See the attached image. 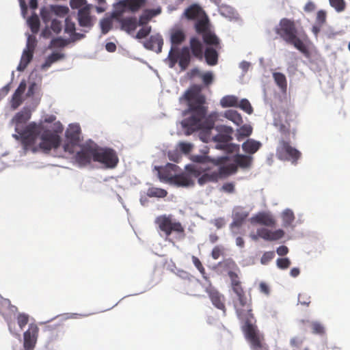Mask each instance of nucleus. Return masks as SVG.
Listing matches in <instances>:
<instances>
[{
  "instance_id": "393cba45",
  "label": "nucleus",
  "mask_w": 350,
  "mask_h": 350,
  "mask_svg": "<svg viewBox=\"0 0 350 350\" xmlns=\"http://www.w3.org/2000/svg\"><path fill=\"white\" fill-rule=\"evenodd\" d=\"M252 222H255L268 227H273L275 220L273 216L267 213H260L252 218Z\"/></svg>"
},
{
  "instance_id": "69168bd1",
  "label": "nucleus",
  "mask_w": 350,
  "mask_h": 350,
  "mask_svg": "<svg viewBox=\"0 0 350 350\" xmlns=\"http://www.w3.org/2000/svg\"><path fill=\"white\" fill-rule=\"evenodd\" d=\"M191 258H192V262H193V265H195V267L198 269V271L202 275H204L205 269H204L202 264L201 263L200 259L195 256H193Z\"/></svg>"
},
{
  "instance_id": "bb28decb",
  "label": "nucleus",
  "mask_w": 350,
  "mask_h": 350,
  "mask_svg": "<svg viewBox=\"0 0 350 350\" xmlns=\"http://www.w3.org/2000/svg\"><path fill=\"white\" fill-rule=\"evenodd\" d=\"M262 146V144L254 139H248L242 144L243 150L252 156L256 153Z\"/></svg>"
},
{
  "instance_id": "f8f14e48",
  "label": "nucleus",
  "mask_w": 350,
  "mask_h": 350,
  "mask_svg": "<svg viewBox=\"0 0 350 350\" xmlns=\"http://www.w3.org/2000/svg\"><path fill=\"white\" fill-rule=\"evenodd\" d=\"M185 172L176 174L172 183L181 187H189L194 185L193 178L201 174V171L194 165L185 167Z\"/></svg>"
},
{
  "instance_id": "cd10ccee",
  "label": "nucleus",
  "mask_w": 350,
  "mask_h": 350,
  "mask_svg": "<svg viewBox=\"0 0 350 350\" xmlns=\"http://www.w3.org/2000/svg\"><path fill=\"white\" fill-rule=\"evenodd\" d=\"M116 18L121 25V29L128 33L134 31L137 26V18L135 17H127L124 18Z\"/></svg>"
},
{
  "instance_id": "052dcab7",
  "label": "nucleus",
  "mask_w": 350,
  "mask_h": 350,
  "mask_svg": "<svg viewBox=\"0 0 350 350\" xmlns=\"http://www.w3.org/2000/svg\"><path fill=\"white\" fill-rule=\"evenodd\" d=\"M29 321V316L25 314H19L17 317V323L19 325L21 329H23V327L28 323Z\"/></svg>"
},
{
  "instance_id": "13d9d810",
  "label": "nucleus",
  "mask_w": 350,
  "mask_h": 350,
  "mask_svg": "<svg viewBox=\"0 0 350 350\" xmlns=\"http://www.w3.org/2000/svg\"><path fill=\"white\" fill-rule=\"evenodd\" d=\"M291 264V260L288 258H278L276 260L277 267L280 269H288Z\"/></svg>"
},
{
  "instance_id": "9d476101",
  "label": "nucleus",
  "mask_w": 350,
  "mask_h": 350,
  "mask_svg": "<svg viewBox=\"0 0 350 350\" xmlns=\"http://www.w3.org/2000/svg\"><path fill=\"white\" fill-rule=\"evenodd\" d=\"M233 133L234 130L232 127L220 125V150L226 154L239 152V145L231 143Z\"/></svg>"
},
{
  "instance_id": "4be33fe9",
  "label": "nucleus",
  "mask_w": 350,
  "mask_h": 350,
  "mask_svg": "<svg viewBox=\"0 0 350 350\" xmlns=\"http://www.w3.org/2000/svg\"><path fill=\"white\" fill-rule=\"evenodd\" d=\"M257 234L264 240L273 241L282 239L284 235V232L282 229L271 231L267 228H260L257 230Z\"/></svg>"
},
{
  "instance_id": "bf43d9fd",
  "label": "nucleus",
  "mask_w": 350,
  "mask_h": 350,
  "mask_svg": "<svg viewBox=\"0 0 350 350\" xmlns=\"http://www.w3.org/2000/svg\"><path fill=\"white\" fill-rule=\"evenodd\" d=\"M312 332L315 334H323L325 333L324 326L319 322H313L311 324Z\"/></svg>"
},
{
  "instance_id": "6ab92c4d",
  "label": "nucleus",
  "mask_w": 350,
  "mask_h": 350,
  "mask_svg": "<svg viewBox=\"0 0 350 350\" xmlns=\"http://www.w3.org/2000/svg\"><path fill=\"white\" fill-rule=\"evenodd\" d=\"M92 5H85L78 12V22L81 27L88 29L93 26L92 18L90 16V9Z\"/></svg>"
},
{
  "instance_id": "4d7b16f0",
  "label": "nucleus",
  "mask_w": 350,
  "mask_h": 350,
  "mask_svg": "<svg viewBox=\"0 0 350 350\" xmlns=\"http://www.w3.org/2000/svg\"><path fill=\"white\" fill-rule=\"evenodd\" d=\"M79 142H74L72 140H68L65 144L64 145V150L65 152H67L70 154H74L75 152L76 146H77Z\"/></svg>"
},
{
  "instance_id": "b1692460",
  "label": "nucleus",
  "mask_w": 350,
  "mask_h": 350,
  "mask_svg": "<svg viewBox=\"0 0 350 350\" xmlns=\"http://www.w3.org/2000/svg\"><path fill=\"white\" fill-rule=\"evenodd\" d=\"M64 32L69 35L72 42H76L85 37L83 33L76 32L75 23L70 17L65 19Z\"/></svg>"
},
{
  "instance_id": "49530a36",
  "label": "nucleus",
  "mask_w": 350,
  "mask_h": 350,
  "mask_svg": "<svg viewBox=\"0 0 350 350\" xmlns=\"http://www.w3.org/2000/svg\"><path fill=\"white\" fill-rule=\"evenodd\" d=\"M70 42H72L71 41V39L70 38L68 39H64L62 37H58L51 40L50 46L56 48H63L67 46Z\"/></svg>"
},
{
  "instance_id": "8fccbe9b",
  "label": "nucleus",
  "mask_w": 350,
  "mask_h": 350,
  "mask_svg": "<svg viewBox=\"0 0 350 350\" xmlns=\"http://www.w3.org/2000/svg\"><path fill=\"white\" fill-rule=\"evenodd\" d=\"M53 11L51 8H42L40 10V16L44 23L50 21L52 17Z\"/></svg>"
},
{
  "instance_id": "e433bc0d",
  "label": "nucleus",
  "mask_w": 350,
  "mask_h": 350,
  "mask_svg": "<svg viewBox=\"0 0 350 350\" xmlns=\"http://www.w3.org/2000/svg\"><path fill=\"white\" fill-rule=\"evenodd\" d=\"M80 127L77 125H70L66 132V137L68 140L79 142Z\"/></svg>"
},
{
  "instance_id": "a211bd4d",
  "label": "nucleus",
  "mask_w": 350,
  "mask_h": 350,
  "mask_svg": "<svg viewBox=\"0 0 350 350\" xmlns=\"http://www.w3.org/2000/svg\"><path fill=\"white\" fill-rule=\"evenodd\" d=\"M38 328L36 325L31 324L24 333L23 346L25 350H32L36 345Z\"/></svg>"
},
{
  "instance_id": "7c9ffc66",
  "label": "nucleus",
  "mask_w": 350,
  "mask_h": 350,
  "mask_svg": "<svg viewBox=\"0 0 350 350\" xmlns=\"http://www.w3.org/2000/svg\"><path fill=\"white\" fill-rule=\"evenodd\" d=\"M31 118V113L27 109H23L21 111L18 112L12 118V122L16 124V128L22 131L18 128V124L26 123ZM16 129H15L16 130Z\"/></svg>"
},
{
  "instance_id": "6e6d98bb",
  "label": "nucleus",
  "mask_w": 350,
  "mask_h": 350,
  "mask_svg": "<svg viewBox=\"0 0 350 350\" xmlns=\"http://www.w3.org/2000/svg\"><path fill=\"white\" fill-rule=\"evenodd\" d=\"M37 40L35 36H29L27 38L26 48L25 50L29 51L31 52H34L35 48L36 46Z\"/></svg>"
},
{
  "instance_id": "09e8293b",
  "label": "nucleus",
  "mask_w": 350,
  "mask_h": 350,
  "mask_svg": "<svg viewBox=\"0 0 350 350\" xmlns=\"http://www.w3.org/2000/svg\"><path fill=\"white\" fill-rule=\"evenodd\" d=\"M100 25L102 33L106 34L112 27V21L109 18H105L100 21Z\"/></svg>"
},
{
  "instance_id": "aec40b11",
  "label": "nucleus",
  "mask_w": 350,
  "mask_h": 350,
  "mask_svg": "<svg viewBox=\"0 0 350 350\" xmlns=\"http://www.w3.org/2000/svg\"><path fill=\"white\" fill-rule=\"evenodd\" d=\"M178 167L175 164L167 163L164 167H161L159 170V179L162 181L172 183Z\"/></svg>"
},
{
  "instance_id": "2f4dec72",
  "label": "nucleus",
  "mask_w": 350,
  "mask_h": 350,
  "mask_svg": "<svg viewBox=\"0 0 350 350\" xmlns=\"http://www.w3.org/2000/svg\"><path fill=\"white\" fill-rule=\"evenodd\" d=\"M161 12V8L146 10L139 16V23L141 25H146L154 16L159 14Z\"/></svg>"
},
{
  "instance_id": "603ef678",
  "label": "nucleus",
  "mask_w": 350,
  "mask_h": 350,
  "mask_svg": "<svg viewBox=\"0 0 350 350\" xmlns=\"http://www.w3.org/2000/svg\"><path fill=\"white\" fill-rule=\"evenodd\" d=\"M53 14L59 16H64L68 12V8L65 6L51 5Z\"/></svg>"
},
{
  "instance_id": "412c9836",
  "label": "nucleus",
  "mask_w": 350,
  "mask_h": 350,
  "mask_svg": "<svg viewBox=\"0 0 350 350\" xmlns=\"http://www.w3.org/2000/svg\"><path fill=\"white\" fill-rule=\"evenodd\" d=\"M143 44L146 49L159 53L162 51L163 39L160 34L152 35L148 40L144 41Z\"/></svg>"
},
{
  "instance_id": "f3484780",
  "label": "nucleus",
  "mask_w": 350,
  "mask_h": 350,
  "mask_svg": "<svg viewBox=\"0 0 350 350\" xmlns=\"http://www.w3.org/2000/svg\"><path fill=\"white\" fill-rule=\"evenodd\" d=\"M95 153L96 146L85 144L77 152L75 158L80 165H86L90 163L92 159L94 161Z\"/></svg>"
},
{
  "instance_id": "1a4fd4ad",
  "label": "nucleus",
  "mask_w": 350,
  "mask_h": 350,
  "mask_svg": "<svg viewBox=\"0 0 350 350\" xmlns=\"http://www.w3.org/2000/svg\"><path fill=\"white\" fill-rule=\"evenodd\" d=\"M155 224L167 237L170 236L172 232L183 234L185 232V229L180 222L173 220L171 215L158 216L155 219Z\"/></svg>"
},
{
  "instance_id": "0e129e2a",
  "label": "nucleus",
  "mask_w": 350,
  "mask_h": 350,
  "mask_svg": "<svg viewBox=\"0 0 350 350\" xmlns=\"http://www.w3.org/2000/svg\"><path fill=\"white\" fill-rule=\"evenodd\" d=\"M151 31V27H145L140 29L137 34L135 38L137 39H142L146 38Z\"/></svg>"
},
{
  "instance_id": "a18cd8bd",
  "label": "nucleus",
  "mask_w": 350,
  "mask_h": 350,
  "mask_svg": "<svg viewBox=\"0 0 350 350\" xmlns=\"http://www.w3.org/2000/svg\"><path fill=\"white\" fill-rule=\"evenodd\" d=\"M248 214L243 211L235 212L233 216V222L232 225L239 227L247 218Z\"/></svg>"
},
{
  "instance_id": "ea45409f",
  "label": "nucleus",
  "mask_w": 350,
  "mask_h": 350,
  "mask_svg": "<svg viewBox=\"0 0 350 350\" xmlns=\"http://www.w3.org/2000/svg\"><path fill=\"white\" fill-rule=\"evenodd\" d=\"M204 57L209 65H215L217 62V53L212 48H207L204 52Z\"/></svg>"
},
{
  "instance_id": "f704fd0d",
  "label": "nucleus",
  "mask_w": 350,
  "mask_h": 350,
  "mask_svg": "<svg viewBox=\"0 0 350 350\" xmlns=\"http://www.w3.org/2000/svg\"><path fill=\"white\" fill-rule=\"evenodd\" d=\"M273 78L280 90L282 92H286L287 90V81L286 76L282 72H275L273 73Z\"/></svg>"
},
{
  "instance_id": "c85d7f7f",
  "label": "nucleus",
  "mask_w": 350,
  "mask_h": 350,
  "mask_svg": "<svg viewBox=\"0 0 350 350\" xmlns=\"http://www.w3.org/2000/svg\"><path fill=\"white\" fill-rule=\"evenodd\" d=\"M220 14L230 21H238L240 19L237 12L229 5L220 6Z\"/></svg>"
},
{
  "instance_id": "6e6552de",
  "label": "nucleus",
  "mask_w": 350,
  "mask_h": 350,
  "mask_svg": "<svg viewBox=\"0 0 350 350\" xmlns=\"http://www.w3.org/2000/svg\"><path fill=\"white\" fill-rule=\"evenodd\" d=\"M191 53L188 46H183L182 49L178 47H171L167 59L169 61V66L174 68L178 63L182 70H186L191 62Z\"/></svg>"
},
{
  "instance_id": "423d86ee",
  "label": "nucleus",
  "mask_w": 350,
  "mask_h": 350,
  "mask_svg": "<svg viewBox=\"0 0 350 350\" xmlns=\"http://www.w3.org/2000/svg\"><path fill=\"white\" fill-rule=\"evenodd\" d=\"M252 312V306L243 309L238 308L237 311H236L239 319L243 323V331L252 347L253 349H260L262 347L261 338L254 325L255 319Z\"/></svg>"
},
{
  "instance_id": "680f3d73",
  "label": "nucleus",
  "mask_w": 350,
  "mask_h": 350,
  "mask_svg": "<svg viewBox=\"0 0 350 350\" xmlns=\"http://www.w3.org/2000/svg\"><path fill=\"white\" fill-rule=\"evenodd\" d=\"M50 28L55 33L58 34L61 32L62 29V23L59 21L53 19L51 21Z\"/></svg>"
},
{
  "instance_id": "72a5a7b5",
  "label": "nucleus",
  "mask_w": 350,
  "mask_h": 350,
  "mask_svg": "<svg viewBox=\"0 0 350 350\" xmlns=\"http://www.w3.org/2000/svg\"><path fill=\"white\" fill-rule=\"evenodd\" d=\"M253 131V128L250 124H243L237 130L236 138L239 142L242 141L244 138L250 137Z\"/></svg>"
},
{
  "instance_id": "4468645a",
  "label": "nucleus",
  "mask_w": 350,
  "mask_h": 350,
  "mask_svg": "<svg viewBox=\"0 0 350 350\" xmlns=\"http://www.w3.org/2000/svg\"><path fill=\"white\" fill-rule=\"evenodd\" d=\"M275 32L286 43L291 41L297 35V29L293 21L284 18L280 20Z\"/></svg>"
},
{
  "instance_id": "2eb2a0df",
  "label": "nucleus",
  "mask_w": 350,
  "mask_h": 350,
  "mask_svg": "<svg viewBox=\"0 0 350 350\" xmlns=\"http://www.w3.org/2000/svg\"><path fill=\"white\" fill-rule=\"evenodd\" d=\"M94 161L103 164L107 168H113L118 163V158L113 149L98 148L96 146Z\"/></svg>"
},
{
  "instance_id": "a19ab883",
  "label": "nucleus",
  "mask_w": 350,
  "mask_h": 350,
  "mask_svg": "<svg viewBox=\"0 0 350 350\" xmlns=\"http://www.w3.org/2000/svg\"><path fill=\"white\" fill-rule=\"evenodd\" d=\"M238 100L239 98L236 96L228 95L220 100V105L223 107H237Z\"/></svg>"
},
{
  "instance_id": "5701e85b",
  "label": "nucleus",
  "mask_w": 350,
  "mask_h": 350,
  "mask_svg": "<svg viewBox=\"0 0 350 350\" xmlns=\"http://www.w3.org/2000/svg\"><path fill=\"white\" fill-rule=\"evenodd\" d=\"M189 50L192 55L202 61L204 58V47L201 41L196 37H192L189 41Z\"/></svg>"
},
{
  "instance_id": "473e14b6",
  "label": "nucleus",
  "mask_w": 350,
  "mask_h": 350,
  "mask_svg": "<svg viewBox=\"0 0 350 350\" xmlns=\"http://www.w3.org/2000/svg\"><path fill=\"white\" fill-rule=\"evenodd\" d=\"M33 53L29 51L24 50L21 58L20 63L17 67V70L23 71L27 68L29 62L33 59Z\"/></svg>"
},
{
  "instance_id": "338daca9",
  "label": "nucleus",
  "mask_w": 350,
  "mask_h": 350,
  "mask_svg": "<svg viewBox=\"0 0 350 350\" xmlns=\"http://www.w3.org/2000/svg\"><path fill=\"white\" fill-rule=\"evenodd\" d=\"M274 256L275 253L273 251L265 252L261 258L262 264H267L268 262L272 260L274 258Z\"/></svg>"
},
{
  "instance_id": "dca6fc26",
  "label": "nucleus",
  "mask_w": 350,
  "mask_h": 350,
  "mask_svg": "<svg viewBox=\"0 0 350 350\" xmlns=\"http://www.w3.org/2000/svg\"><path fill=\"white\" fill-rule=\"evenodd\" d=\"M213 163L216 167L212 170L208 167H197L201 171V174L198 177V183L200 185H204L208 183L217 182L219 180V158L214 159Z\"/></svg>"
},
{
  "instance_id": "7ed1b4c3",
  "label": "nucleus",
  "mask_w": 350,
  "mask_h": 350,
  "mask_svg": "<svg viewBox=\"0 0 350 350\" xmlns=\"http://www.w3.org/2000/svg\"><path fill=\"white\" fill-rule=\"evenodd\" d=\"M284 122L275 121L274 124L278 129L279 131L285 138L282 137L276 148V157L281 161H290L294 165L297 164V161L301 157V152L291 145V142L287 139V137L292 134L295 135L296 130L291 128V122H293L295 116L289 111H284Z\"/></svg>"
},
{
  "instance_id": "79ce46f5",
  "label": "nucleus",
  "mask_w": 350,
  "mask_h": 350,
  "mask_svg": "<svg viewBox=\"0 0 350 350\" xmlns=\"http://www.w3.org/2000/svg\"><path fill=\"white\" fill-rule=\"evenodd\" d=\"M146 195L150 198H163L167 196V191L161 188L150 187L147 190Z\"/></svg>"
},
{
  "instance_id": "20e7f679",
  "label": "nucleus",
  "mask_w": 350,
  "mask_h": 350,
  "mask_svg": "<svg viewBox=\"0 0 350 350\" xmlns=\"http://www.w3.org/2000/svg\"><path fill=\"white\" fill-rule=\"evenodd\" d=\"M220 267H222L223 271L226 273L230 279L231 287L233 292L237 295L238 301L234 304L236 311L238 308L241 309L248 308L251 306L250 301L247 299L245 291L241 286L239 274V269L237 264L232 260L228 259L220 262Z\"/></svg>"
},
{
  "instance_id": "c9c22d12",
  "label": "nucleus",
  "mask_w": 350,
  "mask_h": 350,
  "mask_svg": "<svg viewBox=\"0 0 350 350\" xmlns=\"http://www.w3.org/2000/svg\"><path fill=\"white\" fill-rule=\"evenodd\" d=\"M64 58V54L60 53H53L47 57L45 62L41 66L42 70H46L53 63Z\"/></svg>"
},
{
  "instance_id": "0eeeda50",
  "label": "nucleus",
  "mask_w": 350,
  "mask_h": 350,
  "mask_svg": "<svg viewBox=\"0 0 350 350\" xmlns=\"http://www.w3.org/2000/svg\"><path fill=\"white\" fill-rule=\"evenodd\" d=\"M252 312V306L243 309L238 308L237 311H236L239 319L243 323V331L252 347L253 349H260L262 347L261 338L254 325L255 319Z\"/></svg>"
},
{
  "instance_id": "4c0bfd02",
  "label": "nucleus",
  "mask_w": 350,
  "mask_h": 350,
  "mask_svg": "<svg viewBox=\"0 0 350 350\" xmlns=\"http://www.w3.org/2000/svg\"><path fill=\"white\" fill-rule=\"evenodd\" d=\"M288 44L293 45L297 50H299L305 56H309V50L307 46L303 42V41L297 37V35L295 36L291 41H289Z\"/></svg>"
},
{
  "instance_id": "5fc2aeb1",
  "label": "nucleus",
  "mask_w": 350,
  "mask_h": 350,
  "mask_svg": "<svg viewBox=\"0 0 350 350\" xmlns=\"http://www.w3.org/2000/svg\"><path fill=\"white\" fill-rule=\"evenodd\" d=\"M23 96L13 94L10 105L12 109H16L23 103Z\"/></svg>"
},
{
  "instance_id": "3c124183",
  "label": "nucleus",
  "mask_w": 350,
  "mask_h": 350,
  "mask_svg": "<svg viewBox=\"0 0 350 350\" xmlns=\"http://www.w3.org/2000/svg\"><path fill=\"white\" fill-rule=\"evenodd\" d=\"M330 5L337 12H340L345 10L346 4L344 0H329Z\"/></svg>"
},
{
  "instance_id": "c03bdc74",
  "label": "nucleus",
  "mask_w": 350,
  "mask_h": 350,
  "mask_svg": "<svg viewBox=\"0 0 350 350\" xmlns=\"http://www.w3.org/2000/svg\"><path fill=\"white\" fill-rule=\"evenodd\" d=\"M28 25L33 33H37L40 29V19L37 14H32L27 20Z\"/></svg>"
},
{
  "instance_id": "f03ea898",
  "label": "nucleus",
  "mask_w": 350,
  "mask_h": 350,
  "mask_svg": "<svg viewBox=\"0 0 350 350\" xmlns=\"http://www.w3.org/2000/svg\"><path fill=\"white\" fill-rule=\"evenodd\" d=\"M16 132L17 134H14L13 137L21 141L25 150L36 151L35 144L39 136H40L39 148L44 152L57 148L60 144L61 139L57 131L44 129L42 124H38L36 122L29 123L22 131L16 128Z\"/></svg>"
},
{
  "instance_id": "37998d69",
  "label": "nucleus",
  "mask_w": 350,
  "mask_h": 350,
  "mask_svg": "<svg viewBox=\"0 0 350 350\" xmlns=\"http://www.w3.org/2000/svg\"><path fill=\"white\" fill-rule=\"evenodd\" d=\"M283 226L287 228L291 226L295 220V215L291 209H286L282 213Z\"/></svg>"
},
{
  "instance_id": "f257e3e1",
  "label": "nucleus",
  "mask_w": 350,
  "mask_h": 350,
  "mask_svg": "<svg viewBox=\"0 0 350 350\" xmlns=\"http://www.w3.org/2000/svg\"><path fill=\"white\" fill-rule=\"evenodd\" d=\"M185 98L189 105V116L185 118L181 124L187 130V135L199 130L206 133H208L214 127V120L212 116H206L204 96L198 90L192 89L186 92Z\"/></svg>"
},
{
  "instance_id": "de8ad7c7",
  "label": "nucleus",
  "mask_w": 350,
  "mask_h": 350,
  "mask_svg": "<svg viewBox=\"0 0 350 350\" xmlns=\"http://www.w3.org/2000/svg\"><path fill=\"white\" fill-rule=\"evenodd\" d=\"M237 107H239L248 114H251L253 112V108L249 100L246 98H243L240 101L238 100V106Z\"/></svg>"
},
{
  "instance_id": "a878e982",
  "label": "nucleus",
  "mask_w": 350,
  "mask_h": 350,
  "mask_svg": "<svg viewBox=\"0 0 350 350\" xmlns=\"http://www.w3.org/2000/svg\"><path fill=\"white\" fill-rule=\"evenodd\" d=\"M186 39V34L183 29H174L170 33L171 47H178Z\"/></svg>"
},
{
  "instance_id": "9b49d317",
  "label": "nucleus",
  "mask_w": 350,
  "mask_h": 350,
  "mask_svg": "<svg viewBox=\"0 0 350 350\" xmlns=\"http://www.w3.org/2000/svg\"><path fill=\"white\" fill-rule=\"evenodd\" d=\"M146 0H121L114 5L112 16L120 18L124 12H136L145 6Z\"/></svg>"
},
{
  "instance_id": "864d4df0",
  "label": "nucleus",
  "mask_w": 350,
  "mask_h": 350,
  "mask_svg": "<svg viewBox=\"0 0 350 350\" xmlns=\"http://www.w3.org/2000/svg\"><path fill=\"white\" fill-rule=\"evenodd\" d=\"M207 292L209 294V297L213 302V304L219 308V294L217 291L213 290L210 286L207 288Z\"/></svg>"
},
{
  "instance_id": "e2e57ef3",
  "label": "nucleus",
  "mask_w": 350,
  "mask_h": 350,
  "mask_svg": "<svg viewBox=\"0 0 350 350\" xmlns=\"http://www.w3.org/2000/svg\"><path fill=\"white\" fill-rule=\"evenodd\" d=\"M327 14L323 10H319L317 14L316 23L323 25L326 22Z\"/></svg>"
},
{
  "instance_id": "39448f33",
  "label": "nucleus",
  "mask_w": 350,
  "mask_h": 350,
  "mask_svg": "<svg viewBox=\"0 0 350 350\" xmlns=\"http://www.w3.org/2000/svg\"><path fill=\"white\" fill-rule=\"evenodd\" d=\"M226 154L220 157V178L237 173L238 167L245 170L252 166L253 157L251 155L239 154V152Z\"/></svg>"
},
{
  "instance_id": "c756f323",
  "label": "nucleus",
  "mask_w": 350,
  "mask_h": 350,
  "mask_svg": "<svg viewBox=\"0 0 350 350\" xmlns=\"http://www.w3.org/2000/svg\"><path fill=\"white\" fill-rule=\"evenodd\" d=\"M185 15L188 19H196L198 21L206 15V14L200 6L193 5L185 10Z\"/></svg>"
},
{
  "instance_id": "58836bf2",
  "label": "nucleus",
  "mask_w": 350,
  "mask_h": 350,
  "mask_svg": "<svg viewBox=\"0 0 350 350\" xmlns=\"http://www.w3.org/2000/svg\"><path fill=\"white\" fill-rule=\"evenodd\" d=\"M224 116L228 120L232 121L236 125L239 126L243 122V119L240 113L237 111L229 109L224 112Z\"/></svg>"
},
{
  "instance_id": "774afa93",
  "label": "nucleus",
  "mask_w": 350,
  "mask_h": 350,
  "mask_svg": "<svg viewBox=\"0 0 350 350\" xmlns=\"http://www.w3.org/2000/svg\"><path fill=\"white\" fill-rule=\"evenodd\" d=\"M180 150L184 153H189L193 148V145L187 142H180L179 144Z\"/></svg>"
},
{
  "instance_id": "ddd939ff",
  "label": "nucleus",
  "mask_w": 350,
  "mask_h": 350,
  "mask_svg": "<svg viewBox=\"0 0 350 350\" xmlns=\"http://www.w3.org/2000/svg\"><path fill=\"white\" fill-rule=\"evenodd\" d=\"M196 31L202 36L204 42L207 44H216L218 43L217 36L210 29L209 21L206 15L196 21L195 23Z\"/></svg>"
}]
</instances>
